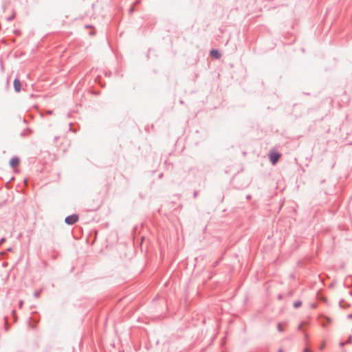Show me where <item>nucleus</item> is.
<instances>
[{
	"instance_id": "6e6552de",
	"label": "nucleus",
	"mask_w": 352,
	"mask_h": 352,
	"mask_svg": "<svg viewBox=\"0 0 352 352\" xmlns=\"http://www.w3.org/2000/svg\"><path fill=\"white\" fill-rule=\"evenodd\" d=\"M324 346H325V342H324L322 344L321 346H320V349H321V350H322V349H323L324 348Z\"/></svg>"
},
{
	"instance_id": "0eeeda50",
	"label": "nucleus",
	"mask_w": 352,
	"mask_h": 352,
	"mask_svg": "<svg viewBox=\"0 0 352 352\" xmlns=\"http://www.w3.org/2000/svg\"><path fill=\"white\" fill-rule=\"evenodd\" d=\"M277 328H278V330L280 332L283 331V327H282L281 324L278 323V325H277Z\"/></svg>"
},
{
	"instance_id": "7ed1b4c3",
	"label": "nucleus",
	"mask_w": 352,
	"mask_h": 352,
	"mask_svg": "<svg viewBox=\"0 0 352 352\" xmlns=\"http://www.w3.org/2000/svg\"><path fill=\"white\" fill-rule=\"evenodd\" d=\"M14 88L16 92H19L21 91V84L19 79L16 78L13 82Z\"/></svg>"
},
{
	"instance_id": "f03ea898",
	"label": "nucleus",
	"mask_w": 352,
	"mask_h": 352,
	"mask_svg": "<svg viewBox=\"0 0 352 352\" xmlns=\"http://www.w3.org/2000/svg\"><path fill=\"white\" fill-rule=\"evenodd\" d=\"M269 156L270 161L273 164H275L280 158V154L275 151H271Z\"/></svg>"
},
{
	"instance_id": "f257e3e1",
	"label": "nucleus",
	"mask_w": 352,
	"mask_h": 352,
	"mask_svg": "<svg viewBox=\"0 0 352 352\" xmlns=\"http://www.w3.org/2000/svg\"><path fill=\"white\" fill-rule=\"evenodd\" d=\"M78 220V217L77 214H72L70 216H68L65 218V223L69 225L74 224Z\"/></svg>"
},
{
	"instance_id": "20e7f679",
	"label": "nucleus",
	"mask_w": 352,
	"mask_h": 352,
	"mask_svg": "<svg viewBox=\"0 0 352 352\" xmlns=\"http://www.w3.org/2000/svg\"><path fill=\"white\" fill-rule=\"evenodd\" d=\"M20 163V160L18 157H14L10 161V164L12 167H16Z\"/></svg>"
},
{
	"instance_id": "423d86ee",
	"label": "nucleus",
	"mask_w": 352,
	"mask_h": 352,
	"mask_svg": "<svg viewBox=\"0 0 352 352\" xmlns=\"http://www.w3.org/2000/svg\"><path fill=\"white\" fill-rule=\"evenodd\" d=\"M301 306V302L300 301H296L294 303V307L295 308H298Z\"/></svg>"
},
{
	"instance_id": "1a4fd4ad",
	"label": "nucleus",
	"mask_w": 352,
	"mask_h": 352,
	"mask_svg": "<svg viewBox=\"0 0 352 352\" xmlns=\"http://www.w3.org/2000/svg\"><path fill=\"white\" fill-rule=\"evenodd\" d=\"M305 352H309V350L308 349L305 350Z\"/></svg>"
},
{
	"instance_id": "39448f33",
	"label": "nucleus",
	"mask_w": 352,
	"mask_h": 352,
	"mask_svg": "<svg viewBox=\"0 0 352 352\" xmlns=\"http://www.w3.org/2000/svg\"><path fill=\"white\" fill-rule=\"evenodd\" d=\"M210 55L212 58L215 59H218L221 57V54L219 53V52L217 50L214 49L210 51Z\"/></svg>"
},
{
	"instance_id": "9d476101",
	"label": "nucleus",
	"mask_w": 352,
	"mask_h": 352,
	"mask_svg": "<svg viewBox=\"0 0 352 352\" xmlns=\"http://www.w3.org/2000/svg\"><path fill=\"white\" fill-rule=\"evenodd\" d=\"M3 241H5V239H4V238H3V239H1V243H3Z\"/></svg>"
}]
</instances>
